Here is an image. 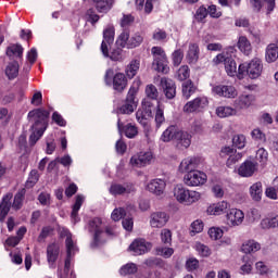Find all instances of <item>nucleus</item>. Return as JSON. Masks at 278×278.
Masks as SVG:
<instances>
[{
  "label": "nucleus",
  "mask_w": 278,
  "mask_h": 278,
  "mask_svg": "<svg viewBox=\"0 0 278 278\" xmlns=\"http://www.w3.org/2000/svg\"><path fill=\"white\" fill-rule=\"evenodd\" d=\"M261 227L262 229H275V227H278V215L271 218L262 219Z\"/></svg>",
  "instance_id": "nucleus-46"
},
{
  "label": "nucleus",
  "mask_w": 278,
  "mask_h": 278,
  "mask_svg": "<svg viewBox=\"0 0 278 278\" xmlns=\"http://www.w3.org/2000/svg\"><path fill=\"white\" fill-rule=\"evenodd\" d=\"M25 189H21L14 197L12 207L13 210H21L23 201H25Z\"/></svg>",
  "instance_id": "nucleus-44"
},
{
  "label": "nucleus",
  "mask_w": 278,
  "mask_h": 278,
  "mask_svg": "<svg viewBox=\"0 0 278 278\" xmlns=\"http://www.w3.org/2000/svg\"><path fill=\"white\" fill-rule=\"evenodd\" d=\"M161 241L163 244H170L173 242V232L169 229H163L161 231Z\"/></svg>",
  "instance_id": "nucleus-58"
},
{
  "label": "nucleus",
  "mask_w": 278,
  "mask_h": 278,
  "mask_svg": "<svg viewBox=\"0 0 278 278\" xmlns=\"http://www.w3.org/2000/svg\"><path fill=\"white\" fill-rule=\"evenodd\" d=\"M161 88L166 99H175L177 96V85H175V81L170 78H161Z\"/></svg>",
  "instance_id": "nucleus-18"
},
{
  "label": "nucleus",
  "mask_w": 278,
  "mask_h": 278,
  "mask_svg": "<svg viewBox=\"0 0 278 278\" xmlns=\"http://www.w3.org/2000/svg\"><path fill=\"white\" fill-rule=\"evenodd\" d=\"M86 17L88 18L89 23L94 25V23H99V15L94 12V9H89L86 12Z\"/></svg>",
  "instance_id": "nucleus-62"
},
{
  "label": "nucleus",
  "mask_w": 278,
  "mask_h": 278,
  "mask_svg": "<svg viewBox=\"0 0 278 278\" xmlns=\"http://www.w3.org/2000/svg\"><path fill=\"white\" fill-rule=\"evenodd\" d=\"M263 194H264V188L262 186V182L257 181L250 187V195H251V199H253L254 201L256 202L262 201Z\"/></svg>",
  "instance_id": "nucleus-34"
},
{
  "label": "nucleus",
  "mask_w": 278,
  "mask_h": 278,
  "mask_svg": "<svg viewBox=\"0 0 278 278\" xmlns=\"http://www.w3.org/2000/svg\"><path fill=\"white\" fill-rule=\"evenodd\" d=\"M277 59H278V47L275 43H270L266 48L265 60L270 64L273 62H277Z\"/></svg>",
  "instance_id": "nucleus-37"
},
{
  "label": "nucleus",
  "mask_w": 278,
  "mask_h": 278,
  "mask_svg": "<svg viewBox=\"0 0 278 278\" xmlns=\"http://www.w3.org/2000/svg\"><path fill=\"white\" fill-rule=\"evenodd\" d=\"M85 198L84 195H77L75 204L72 210V219L74 223H79V217L77 216L79 210H81V205H84Z\"/></svg>",
  "instance_id": "nucleus-38"
},
{
  "label": "nucleus",
  "mask_w": 278,
  "mask_h": 278,
  "mask_svg": "<svg viewBox=\"0 0 278 278\" xmlns=\"http://www.w3.org/2000/svg\"><path fill=\"white\" fill-rule=\"evenodd\" d=\"M142 105L146 109V112L138 110L136 113V118L140 125H147V116H153V111L151 110V102L148 100H143Z\"/></svg>",
  "instance_id": "nucleus-27"
},
{
  "label": "nucleus",
  "mask_w": 278,
  "mask_h": 278,
  "mask_svg": "<svg viewBox=\"0 0 278 278\" xmlns=\"http://www.w3.org/2000/svg\"><path fill=\"white\" fill-rule=\"evenodd\" d=\"M117 128L119 129V131H123V134H125L126 138H136V136H138V127H136V125L127 124L123 127V123L121 122V119H118Z\"/></svg>",
  "instance_id": "nucleus-29"
},
{
  "label": "nucleus",
  "mask_w": 278,
  "mask_h": 278,
  "mask_svg": "<svg viewBox=\"0 0 278 278\" xmlns=\"http://www.w3.org/2000/svg\"><path fill=\"white\" fill-rule=\"evenodd\" d=\"M188 77H190V67H188V65L180 66L176 73V79H178V81H186Z\"/></svg>",
  "instance_id": "nucleus-48"
},
{
  "label": "nucleus",
  "mask_w": 278,
  "mask_h": 278,
  "mask_svg": "<svg viewBox=\"0 0 278 278\" xmlns=\"http://www.w3.org/2000/svg\"><path fill=\"white\" fill-rule=\"evenodd\" d=\"M229 208V204L227 201H222L216 204H212L207 207L206 212L210 216H220V214H225Z\"/></svg>",
  "instance_id": "nucleus-28"
},
{
  "label": "nucleus",
  "mask_w": 278,
  "mask_h": 278,
  "mask_svg": "<svg viewBox=\"0 0 278 278\" xmlns=\"http://www.w3.org/2000/svg\"><path fill=\"white\" fill-rule=\"evenodd\" d=\"M129 251H131L132 255H144V253L151 251V243L144 239H136L129 245Z\"/></svg>",
  "instance_id": "nucleus-16"
},
{
  "label": "nucleus",
  "mask_w": 278,
  "mask_h": 278,
  "mask_svg": "<svg viewBox=\"0 0 278 278\" xmlns=\"http://www.w3.org/2000/svg\"><path fill=\"white\" fill-rule=\"evenodd\" d=\"M138 71H140V60L135 59L126 66L125 73L127 78L134 79L138 75Z\"/></svg>",
  "instance_id": "nucleus-33"
},
{
  "label": "nucleus",
  "mask_w": 278,
  "mask_h": 278,
  "mask_svg": "<svg viewBox=\"0 0 278 278\" xmlns=\"http://www.w3.org/2000/svg\"><path fill=\"white\" fill-rule=\"evenodd\" d=\"M174 199L181 205H194L201 201V193L199 191L190 190L184 185H176L173 189Z\"/></svg>",
  "instance_id": "nucleus-4"
},
{
  "label": "nucleus",
  "mask_w": 278,
  "mask_h": 278,
  "mask_svg": "<svg viewBox=\"0 0 278 278\" xmlns=\"http://www.w3.org/2000/svg\"><path fill=\"white\" fill-rule=\"evenodd\" d=\"M5 75L8 79H16L18 77V62L13 61L5 67Z\"/></svg>",
  "instance_id": "nucleus-39"
},
{
  "label": "nucleus",
  "mask_w": 278,
  "mask_h": 278,
  "mask_svg": "<svg viewBox=\"0 0 278 278\" xmlns=\"http://www.w3.org/2000/svg\"><path fill=\"white\" fill-rule=\"evenodd\" d=\"M8 58H23V46L12 45L7 49Z\"/></svg>",
  "instance_id": "nucleus-43"
},
{
  "label": "nucleus",
  "mask_w": 278,
  "mask_h": 278,
  "mask_svg": "<svg viewBox=\"0 0 278 278\" xmlns=\"http://www.w3.org/2000/svg\"><path fill=\"white\" fill-rule=\"evenodd\" d=\"M124 216H125V208L123 207L115 208L111 214L112 220H115V222L121 220Z\"/></svg>",
  "instance_id": "nucleus-63"
},
{
  "label": "nucleus",
  "mask_w": 278,
  "mask_h": 278,
  "mask_svg": "<svg viewBox=\"0 0 278 278\" xmlns=\"http://www.w3.org/2000/svg\"><path fill=\"white\" fill-rule=\"evenodd\" d=\"M38 179H40V175H38V170L33 169L29 173L28 179L26 181V188H34V186L38 184Z\"/></svg>",
  "instance_id": "nucleus-50"
},
{
  "label": "nucleus",
  "mask_w": 278,
  "mask_h": 278,
  "mask_svg": "<svg viewBox=\"0 0 278 278\" xmlns=\"http://www.w3.org/2000/svg\"><path fill=\"white\" fill-rule=\"evenodd\" d=\"M89 231L90 233H93V242L91 243L92 248L103 244L106 236H114L112 228L103 227V222H101V218L99 217L89 222Z\"/></svg>",
  "instance_id": "nucleus-3"
},
{
  "label": "nucleus",
  "mask_w": 278,
  "mask_h": 278,
  "mask_svg": "<svg viewBox=\"0 0 278 278\" xmlns=\"http://www.w3.org/2000/svg\"><path fill=\"white\" fill-rule=\"evenodd\" d=\"M226 218L230 227H240L244 223V212L238 208H231L227 213Z\"/></svg>",
  "instance_id": "nucleus-17"
},
{
  "label": "nucleus",
  "mask_w": 278,
  "mask_h": 278,
  "mask_svg": "<svg viewBox=\"0 0 278 278\" xmlns=\"http://www.w3.org/2000/svg\"><path fill=\"white\" fill-rule=\"evenodd\" d=\"M257 170V162L245 161L238 169L240 177H253Z\"/></svg>",
  "instance_id": "nucleus-22"
},
{
  "label": "nucleus",
  "mask_w": 278,
  "mask_h": 278,
  "mask_svg": "<svg viewBox=\"0 0 278 278\" xmlns=\"http://www.w3.org/2000/svg\"><path fill=\"white\" fill-rule=\"evenodd\" d=\"M208 236L212 240H220L223 238V229L216 227L210 228Z\"/></svg>",
  "instance_id": "nucleus-59"
},
{
  "label": "nucleus",
  "mask_w": 278,
  "mask_h": 278,
  "mask_svg": "<svg viewBox=\"0 0 278 278\" xmlns=\"http://www.w3.org/2000/svg\"><path fill=\"white\" fill-rule=\"evenodd\" d=\"M49 111L45 109H35L28 112L29 121H33V134L29 137L30 144L37 143L40 138L47 131V127H49Z\"/></svg>",
  "instance_id": "nucleus-1"
},
{
  "label": "nucleus",
  "mask_w": 278,
  "mask_h": 278,
  "mask_svg": "<svg viewBox=\"0 0 278 278\" xmlns=\"http://www.w3.org/2000/svg\"><path fill=\"white\" fill-rule=\"evenodd\" d=\"M176 142L178 149H188L192 144V135L186 130H177L176 132Z\"/></svg>",
  "instance_id": "nucleus-21"
},
{
  "label": "nucleus",
  "mask_w": 278,
  "mask_h": 278,
  "mask_svg": "<svg viewBox=\"0 0 278 278\" xmlns=\"http://www.w3.org/2000/svg\"><path fill=\"white\" fill-rule=\"evenodd\" d=\"M60 255V244L51 243L47 248V260L50 268H54L55 262Z\"/></svg>",
  "instance_id": "nucleus-24"
},
{
  "label": "nucleus",
  "mask_w": 278,
  "mask_h": 278,
  "mask_svg": "<svg viewBox=\"0 0 278 278\" xmlns=\"http://www.w3.org/2000/svg\"><path fill=\"white\" fill-rule=\"evenodd\" d=\"M201 53V50L199 49V43H189L188 50L186 53V60L188 64H197L199 62V55Z\"/></svg>",
  "instance_id": "nucleus-25"
},
{
  "label": "nucleus",
  "mask_w": 278,
  "mask_h": 278,
  "mask_svg": "<svg viewBox=\"0 0 278 278\" xmlns=\"http://www.w3.org/2000/svg\"><path fill=\"white\" fill-rule=\"evenodd\" d=\"M177 127L175 126H169L161 136V140L163 142H170V140H176L177 137Z\"/></svg>",
  "instance_id": "nucleus-41"
},
{
  "label": "nucleus",
  "mask_w": 278,
  "mask_h": 278,
  "mask_svg": "<svg viewBox=\"0 0 278 278\" xmlns=\"http://www.w3.org/2000/svg\"><path fill=\"white\" fill-rule=\"evenodd\" d=\"M199 167V159L189 156L184 159L179 165L180 173H191V170H195L194 168Z\"/></svg>",
  "instance_id": "nucleus-26"
},
{
  "label": "nucleus",
  "mask_w": 278,
  "mask_h": 278,
  "mask_svg": "<svg viewBox=\"0 0 278 278\" xmlns=\"http://www.w3.org/2000/svg\"><path fill=\"white\" fill-rule=\"evenodd\" d=\"M164 121H166V118L164 117V109L162 108V105L157 104V109H156V113H155L156 126L160 127V125H162V123H164Z\"/></svg>",
  "instance_id": "nucleus-57"
},
{
  "label": "nucleus",
  "mask_w": 278,
  "mask_h": 278,
  "mask_svg": "<svg viewBox=\"0 0 278 278\" xmlns=\"http://www.w3.org/2000/svg\"><path fill=\"white\" fill-rule=\"evenodd\" d=\"M256 160L261 164H266V162H268V151H266L264 148H260L256 151Z\"/></svg>",
  "instance_id": "nucleus-56"
},
{
  "label": "nucleus",
  "mask_w": 278,
  "mask_h": 278,
  "mask_svg": "<svg viewBox=\"0 0 278 278\" xmlns=\"http://www.w3.org/2000/svg\"><path fill=\"white\" fill-rule=\"evenodd\" d=\"M260 249H262V245L255 240H248L241 247L242 253H247V254L257 253Z\"/></svg>",
  "instance_id": "nucleus-36"
},
{
  "label": "nucleus",
  "mask_w": 278,
  "mask_h": 278,
  "mask_svg": "<svg viewBox=\"0 0 278 278\" xmlns=\"http://www.w3.org/2000/svg\"><path fill=\"white\" fill-rule=\"evenodd\" d=\"M144 264L146 266H149V268H155V266L162 268L164 266V261L157 257H150L144 261Z\"/></svg>",
  "instance_id": "nucleus-53"
},
{
  "label": "nucleus",
  "mask_w": 278,
  "mask_h": 278,
  "mask_svg": "<svg viewBox=\"0 0 278 278\" xmlns=\"http://www.w3.org/2000/svg\"><path fill=\"white\" fill-rule=\"evenodd\" d=\"M110 192L114 197L118 194H131L132 192H136V187H134L132 184H114L111 186Z\"/></svg>",
  "instance_id": "nucleus-23"
},
{
  "label": "nucleus",
  "mask_w": 278,
  "mask_h": 278,
  "mask_svg": "<svg viewBox=\"0 0 278 278\" xmlns=\"http://www.w3.org/2000/svg\"><path fill=\"white\" fill-rule=\"evenodd\" d=\"M152 160V152H140L139 154H136L130 159V164L131 166H136L137 168H142L144 166H149Z\"/></svg>",
  "instance_id": "nucleus-15"
},
{
  "label": "nucleus",
  "mask_w": 278,
  "mask_h": 278,
  "mask_svg": "<svg viewBox=\"0 0 278 278\" xmlns=\"http://www.w3.org/2000/svg\"><path fill=\"white\" fill-rule=\"evenodd\" d=\"M62 236L65 238L66 258L63 273H59V278H66L68 277V273H71V261L79 249L77 248V242L73 240V233L71 231L63 230Z\"/></svg>",
  "instance_id": "nucleus-2"
},
{
  "label": "nucleus",
  "mask_w": 278,
  "mask_h": 278,
  "mask_svg": "<svg viewBox=\"0 0 278 278\" xmlns=\"http://www.w3.org/2000/svg\"><path fill=\"white\" fill-rule=\"evenodd\" d=\"M93 3H96V8L100 13L110 12V10H112V2H110V0H93Z\"/></svg>",
  "instance_id": "nucleus-45"
},
{
  "label": "nucleus",
  "mask_w": 278,
  "mask_h": 278,
  "mask_svg": "<svg viewBox=\"0 0 278 278\" xmlns=\"http://www.w3.org/2000/svg\"><path fill=\"white\" fill-rule=\"evenodd\" d=\"M194 92H197V87L194 86L192 80H187L182 83V97H185V99H190V97H192Z\"/></svg>",
  "instance_id": "nucleus-40"
},
{
  "label": "nucleus",
  "mask_w": 278,
  "mask_h": 278,
  "mask_svg": "<svg viewBox=\"0 0 278 278\" xmlns=\"http://www.w3.org/2000/svg\"><path fill=\"white\" fill-rule=\"evenodd\" d=\"M151 53L153 55V66L159 73H168V59L166 52L162 47H152Z\"/></svg>",
  "instance_id": "nucleus-7"
},
{
  "label": "nucleus",
  "mask_w": 278,
  "mask_h": 278,
  "mask_svg": "<svg viewBox=\"0 0 278 278\" xmlns=\"http://www.w3.org/2000/svg\"><path fill=\"white\" fill-rule=\"evenodd\" d=\"M146 96L151 101H157V97H160V92L157 91V87L151 84L146 87Z\"/></svg>",
  "instance_id": "nucleus-49"
},
{
  "label": "nucleus",
  "mask_w": 278,
  "mask_h": 278,
  "mask_svg": "<svg viewBox=\"0 0 278 278\" xmlns=\"http://www.w3.org/2000/svg\"><path fill=\"white\" fill-rule=\"evenodd\" d=\"M10 201H12V194L8 193L7 195L3 197L2 202L0 204V220H3L8 216L11 207Z\"/></svg>",
  "instance_id": "nucleus-35"
},
{
  "label": "nucleus",
  "mask_w": 278,
  "mask_h": 278,
  "mask_svg": "<svg viewBox=\"0 0 278 278\" xmlns=\"http://www.w3.org/2000/svg\"><path fill=\"white\" fill-rule=\"evenodd\" d=\"M138 273V267L134 263L126 264L119 269V275H135Z\"/></svg>",
  "instance_id": "nucleus-52"
},
{
  "label": "nucleus",
  "mask_w": 278,
  "mask_h": 278,
  "mask_svg": "<svg viewBox=\"0 0 278 278\" xmlns=\"http://www.w3.org/2000/svg\"><path fill=\"white\" fill-rule=\"evenodd\" d=\"M237 47L244 55H251L253 52V46H251V41L245 36L239 37Z\"/></svg>",
  "instance_id": "nucleus-32"
},
{
  "label": "nucleus",
  "mask_w": 278,
  "mask_h": 278,
  "mask_svg": "<svg viewBox=\"0 0 278 278\" xmlns=\"http://www.w3.org/2000/svg\"><path fill=\"white\" fill-rule=\"evenodd\" d=\"M172 60H173L174 66H179V64H181L184 60V50L181 49L175 50L172 54Z\"/></svg>",
  "instance_id": "nucleus-55"
},
{
  "label": "nucleus",
  "mask_w": 278,
  "mask_h": 278,
  "mask_svg": "<svg viewBox=\"0 0 278 278\" xmlns=\"http://www.w3.org/2000/svg\"><path fill=\"white\" fill-rule=\"evenodd\" d=\"M194 249L201 257H210V255H212V250L201 242H195Z\"/></svg>",
  "instance_id": "nucleus-47"
},
{
  "label": "nucleus",
  "mask_w": 278,
  "mask_h": 278,
  "mask_svg": "<svg viewBox=\"0 0 278 278\" xmlns=\"http://www.w3.org/2000/svg\"><path fill=\"white\" fill-rule=\"evenodd\" d=\"M251 136L253 140H257L258 142H266V135L262 132L260 128L252 130Z\"/></svg>",
  "instance_id": "nucleus-61"
},
{
  "label": "nucleus",
  "mask_w": 278,
  "mask_h": 278,
  "mask_svg": "<svg viewBox=\"0 0 278 278\" xmlns=\"http://www.w3.org/2000/svg\"><path fill=\"white\" fill-rule=\"evenodd\" d=\"M216 114L219 118H227L229 116H236V109L231 106H218Z\"/></svg>",
  "instance_id": "nucleus-42"
},
{
  "label": "nucleus",
  "mask_w": 278,
  "mask_h": 278,
  "mask_svg": "<svg viewBox=\"0 0 278 278\" xmlns=\"http://www.w3.org/2000/svg\"><path fill=\"white\" fill-rule=\"evenodd\" d=\"M185 186L189 188H197L198 186H204L207 182V174L201 170H191L184 177Z\"/></svg>",
  "instance_id": "nucleus-8"
},
{
  "label": "nucleus",
  "mask_w": 278,
  "mask_h": 278,
  "mask_svg": "<svg viewBox=\"0 0 278 278\" xmlns=\"http://www.w3.org/2000/svg\"><path fill=\"white\" fill-rule=\"evenodd\" d=\"M208 103L210 102L206 97H198L185 104L184 112H187V114L203 112V110L207 108Z\"/></svg>",
  "instance_id": "nucleus-12"
},
{
  "label": "nucleus",
  "mask_w": 278,
  "mask_h": 278,
  "mask_svg": "<svg viewBox=\"0 0 278 278\" xmlns=\"http://www.w3.org/2000/svg\"><path fill=\"white\" fill-rule=\"evenodd\" d=\"M113 88L114 90H117V92H123L125 88H127V78L125 77V74L117 73L113 77Z\"/></svg>",
  "instance_id": "nucleus-31"
},
{
  "label": "nucleus",
  "mask_w": 278,
  "mask_h": 278,
  "mask_svg": "<svg viewBox=\"0 0 278 278\" xmlns=\"http://www.w3.org/2000/svg\"><path fill=\"white\" fill-rule=\"evenodd\" d=\"M252 8H254L255 12H260L262 10L264 3L267 5V13L270 14L273 10H275V0H250Z\"/></svg>",
  "instance_id": "nucleus-30"
},
{
  "label": "nucleus",
  "mask_w": 278,
  "mask_h": 278,
  "mask_svg": "<svg viewBox=\"0 0 278 278\" xmlns=\"http://www.w3.org/2000/svg\"><path fill=\"white\" fill-rule=\"evenodd\" d=\"M232 144L236 149H244L247 147V137L244 135H236L232 138Z\"/></svg>",
  "instance_id": "nucleus-51"
},
{
  "label": "nucleus",
  "mask_w": 278,
  "mask_h": 278,
  "mask_svg": "<svg viewBox=\"0 0 278 278\" xmlns=\"http://www.w3.org/2000/svg\"><path fill=\"white\" fill-rule=\"evenodd\" d=\"M262 71H264L262 59L254 58L251 62L239 65L237 77L244 79V75H248L250 79H257L262 75Z\"/></svg>",
  "instance_id": "nucleus-5"
},
{
  "label": "nucleus",
  "mask_w": 278,
  "mask_h": 278,
  "mask_svg": "<svg viewBox=\"0 0 278 278\" xmlns=\"http://www.w3.org/2000/svg\"><path fill=\"white\" fill-rule=\"evenodd\" d=\"M152 38L156 40V42H164V40L168 38V34H166L164 29L156 28L153 31Z\"/></svg>",
  "instance_id": "nucleus-54"
},
{
  "label": "nucleus",
  "mask_w": 278,
  "mask_h": 278,
  "mask_svg": "<svg viewBox=\"0 0 278 278\" xmlns=\"http://www.w3.org/2000/svg\"><path fill=\"white\" fill-rule=\"evenodd\" d=\"M114 45V26H108L103 30V40L101 43V52L104 58L110 55V47Z\"/></svg>",
  "instance_id": "nucleus-13"
},
{
  "label": "nucleus",
  "mask_w": 278,
  "mask_h": 278,
  "mask_svg": "<svg viewBox=\"0 0 278 278\" xmlns=\"http://www.w3.org/2000/svg\"><path fill=\"white\" fill-rule=\"evenodd\" d=\"M213 62L215 64H224L226 73L230 77H235V75L238 73V65L236 64V61L229 56V54L219 53L213 59Z\"/></svg>",
  "instance_id": "nucleus-10"
},
{
  "label": "nucleus",
  "mask_w": 278,
  "mask_h": 278,
  "mask_svg": "<svg viewBox=\"0 0 278 278\" xmlns=\"http://www.w3.org/2000/svg\"><path fill=\"white\" fill-rule=\"evenodd\" d=\"M265 194L268 199H273L274 201L278 199V190L276 187L267 188Z\"/></svg>",
  "instance_id": "nucleus-64"
},
{
  "label": "nucleus",
  "mask_w": 278,
  "mask_h": 278,
  "mask_svg": "<svg viewBox=\"0 0 278 278\" xmlns=\"http://www.w3.org/2000/svg\"><path fill=\"white\" fill-rule=\"evenodd\" d=\"M142 40H144V38L140 33H136L129 37V30L124 29V31L118 36L116 45L123 49H136V47H140V45H142Z\"/></svg>",
  "instance_id": "nucleus-6"
},
{
  "label": "nucleus",
  "mask_w": 278,
  "mask_h": 278,
  "mask_svg": "<svg viewBox=\"0 0 278 278\" xmlns=\"http://www.w3.org/2000/svg\"><path fill=\"white\" fill-rule=\"evenodd\" d=\"M148 190L156 197H162V194H164V191L166 190V180L160 178L152 179L148 184Z\"/></svg>",
  "instance_id": "nucleus-19"
},
{
  "label": "nucleus",
  "mask_w": 278,
  "mask_h": 278,
  "mask_svg": "<svg viewBox=\"0 0 278 278\" xmlns=\"http://www.w3.org/2000/svg\"><path fill=\"white\" fill-rule=\"evenodd\" d=\"M213 94L217 97H224L225 99H236L238 97V90L233 86L217 85L212 88Z\"/></svg>",
  "instance_id": "nucleus-14"
},
{
  "label": "nucleus",
  "mask_w": 278,
  "mask_h": 278,
  "mask_svg": "<svg viewBox=\"0 0 278 278\" xmlns=\"http://www.w3.org/2000/svg\"><path fill=\"white\" fill-rule=\"evenodd\" d=\"M240 160H242V153L235 152L228 157L226 166H228V168H231V166H233V164H236L237 162H240Z\"/></svg>",
  "instance_id": "nucleus-60"
},
{
  "label": "nucleus",
  "mask_w": 278,
  "mask_h": 278,
  "mask_svg": "<svg viewBox=\"0 0 278 278\" xmlns=\"http://www.w3.org/2000/svg\"><path fill=\"white\" fill-rule=\"evenodd\" d=\"M170 216L168 213L164 211H155L150 214L149 225L152 229H162V227H166Z\"/></svg>",
  "instance_id": "nucleus-11"
},
{
  "label": "nucleus",
  "mask_w": 278,
  "mask_h": 278,
  "mask_svg": "<svg viewBox=\"0 0 278 278\" xmlns=\"http://www.w3.org/2000/svg\"><path fill=\"white\" fill-rule=\"evenodd\" d=\"M136 92H138V87H130L128 94L126 97V101L117 110V114H134L135 110L138 108V100H136Z\"/></svg>",
  "instance_id": "nucleus-9"
},
{
  "label": "nucleus",
  "mask_w": 278,
  "mask_h": 278,
  "mask_svg": "<svg viewBox=\"0 0 278 278\" xmlns=\"http://www.w3.org/2000/svg\"><path fill=\"white\" fill-rule=\"evenodd\" d=\"M255 102V96L253 93H242L238 97V99L235 101V106L237 110H247L253 105Z\"/></svg>",
  "instance_id": "nucleus-20"
}]
</instances>
